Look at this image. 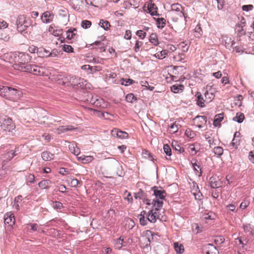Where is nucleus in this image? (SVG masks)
<instances>
[{"mask_svg": "<svg viewBox=\"0 0 254 254\" xmlns=\"http://www.w3.org/2000/svg\"><path fill=\"white\" fill-rule=\"evenodd\" d=\"M30 59L28 54L19 53L17 57H15L14 68L23 72H28L39 76H47L48 70L43 66L28 64Z\"/></svg>", "mask_w": 254, "mask_h": 254, "instance_id": "f257e3e1", "label": "nucleus"}, {"mask_svg": "<svg viewBox=\"0 0 254 254\" xmlns=\"http://www.w3.org/2000/svg\"><path fill=\"white\" fill-rule=\"evenodd\" d=\"M21 92L17 89L0 85V95L6 99L15 101L20 96Z\"/></svg>", "mask_w": 254, "mask_h": 254, "instance_id": "f03ea898", "label": "nucleus"}, {"mask_svg": "<svg viewBox=\"0 0 254 254\" xmlns=\"http://www.w3.org/2000/svg\"><path fill=\"white\" fill-rule=\"evenodd\" d=\"M163 206L161 201H155L152 206V208L150 210L147 214V220L151 223H155L157 219H159L161 215V208Z\"/></svg>", "mask_w": 254, "mask_h": 254, "instance_id": "7ed1b4c3", "label": "nucleus"}, {"mask_svg": "<svg viewBox=\"0 0 254 254\" xmlns=\"http://www.w3.org/2000/svg\"><path fill=\"white\" fill-rule=\"evenodd\" d=\"M0 127L3 131L11 132L16 127L11 118L6 116H0Z\"/></svg>", "mask_w": 254, "mask_h": 254, "instance_id": "20e7f679", "label": "nucleus"}, {"mask_svg": "<svg viewBox=\"0 0 254 254\" xmlns=\"http://www.w3.org/2000/svg\"><path fill=\"white\" fill-rule=\"evenodd\" d=\"M16 24L17 31L21 33L25 31L30 25L29 19L24 14L18 16Z\"/></svg>", "mask_w": 254, "mask_h": 254, "instance_id": "39448f33", "label": "nucleus"}, {"mask_svg": "<svg viewBox=\"0 0 254 254\" xmlns=\"http://www.w3.org/2000/svg\"><path fill=\"white\" fill-rule=\"evenodd\" d=\"M80 77H76V76H72L69 78V79H68L67 77H65L64 78H62V80L59 78L58 80V83L59 84H62V85H65L67 81H68L69 83L67 84V85H69V84L71 85L74 87L77 88L79 79H80Z\"/></svg>", "mask_w": 254, "mask_h": 254, "instance_id": "423d86ee", "label": "nucleus"}, {"mask_svg": "<svg viewBox=\"0 0 254 254\" xmlns=\"http://www.w3.org/2000/svg\"><path fill=\"white\" fill-rule=\"evenodd\" d=\"M154 195L155 198L151 202V204L153 205L155 201H161L163 203V201L165 199L166 195V192L164 190H159L158 188H154Z\"/></svg>", "mask_w": 254, "mask_h": 254, "instance_id": "0eeeda50", "label": "nucleus"}, {"mask_svg": "<svg viewBox=\"0 0 254 254\" xmlns=\"http://www.w3.org/2000/svg\"><path fill=\"white\" fill-rule=\"evenodd\" d=\"M111 134L112 136L121 139L128 138V134L127 132L121 130L117 128H114L111 130Z\"/></svg>", "mask_w": 254, "mask_h": 254, "instance_id": "6e6552de", "label": "nucleus"}, {"mask_svg": "<svg viewBox=\"0 0 254 254\" xmlns=\"http://www.w3.org/2000/svg\"><path fill=\"white\" fill-rule=\"evenodd\" d=\"M105 218H106V223L108 226L114 224L116 221V215L114 209H110L108 210Z\"/></svg>", "mask_w": 254, "mask_h": 254, "instance_id": "1a4fd4ad", "label": "nucleus"}, {"mask_svg": "<svg viewBox=\"0 0 254 254\" xmlns=\"http://www.w3.org/2000/svg\"><path fill=\"white\" fill-rule=\"evenodd\" d=\"M54 18V14L51 11H46L43 12L41 16V21L44 23H49L52 22Z\"/></svg>", "mask_w": 254, "mask_h": 254, "instance_id": "9d476101", "label": "nucleus"}, {"mask_svg": "<svg viewBox=\"0 0 254 254\" xmlns=\"http://www.w3.org/2000/svg\"><path fill=\"white\" fill-rule=\"evenodd\" d=\"M171 9H172V12L173 15H175V12H178V16L182 18L183 16H184V14L183 13L182 10H183V7L182 6L179 4V3H174L171 5Z\"/></svg>", "mask_w": 254, "mask_h": 254, "instance_id": "9b49d317", "label": "nucleus"}, {"mask_svg": "<svg viewBox=\"0 0 254 254\" xmlns=\"http://www.w3.org/2000/svg\"><path fill=\"white\" fill-rule=\"evenodd\" d=\"M134 198L135 199H140L147 205H151V200L146 198L145 193H144L142 190H140L138 192L134 193Z\"/></svg>", "mask_w": 254, "mask_h": 254, "instance_id": "f8f14e48", "label": "nucleus"}, {"mask_svg": "<svg viewBox=\"0 0 254 254\" xmlns=\"http://www.w3.org/2000/svg\"><path fill=\"white\" fill-rule=\"evenodd\" d=\"M209 183L212 188H218L221 187V182L218 177L212 176L209 179Z\"/></svg>", "mask_w": 254, "mask_h": 254, "instance_id": "ddd939ff", "label": "nucleus"}, {"mask_svg": "<svg viewBox=\"0 0 254 254\" xmlns=\"http://www.w3.org/2000/svg\"><path fill=\"white\" fill-rule=\"evenodd\" d=\"M4 223L9 226H12L15 223L14 215L11 212L6 213L4 215Z\"/></svg>", "mask_w": 254, "mask_h": 254, "instance_id": "4468645a", "label": "nucleus"}, {"mask_svg": "<svg viewBox=\"0 0 254 254\" xmlns=\"http://www.w3.org/2000/svg\"><path fill=\"white\" fill-rule=\"evenodd\" d=\"M194 121L196 126L199 128H201L203 125L206 124L207 119L205 116H198L194 119Z\"/></svg>", "mask_w": 254, "mask_h": 254, "instance_id": "2eb2a0df", "label": "nucleus"}, {"mask_svg": "<svg viewBox=\"0 0 254 254\" xmlns=\"http://www.w3.org/2000/svg\"><path fill=\"white\" fill-rule=\"evenodd\" d=\"M191 164L195 172V174L199 177L201 176L202 175V171L199 162L196 160L193 159L191 161Z\"/></svg>", "mask_w": 254, "mask_h": 254, "instance_id": "dca6fc26", "label": "nucleus"}, {"mask_svg": "<svg viewBox=\"0 0 254 254\" xmlns=\"http://www.w3.org/2000/svg\"><path fill=\"white\" fill-rule=\"evenodd\" d=\"M66 36V38L68 40L77 39L78 37L77 34V30L75 28H70L67 31Z\"/></svg>", "mask_w": 254, "mask_h": 254, "instance_id": "f3484780", "label": "nucleus"}, {"mask_svg": "<svg viewBox=\"0 0 254 254\" xmlns=\"http://www.w3.org/2000/svg\"><path fill=\"white\" fill-rule=\"evenodd\" d=\"M139 219L141 225L145 226L147 224L148 220H147V216L145 211L143 210L141 212L139 216Z\"/></svg>", "mask_w": 254, "mask_h": 254, "instance_id": "a211bd4d", "label": "nucleus"}, {"mask_svg": "<svg viewBox=\"0 0 254 254\" xmlns=\"http://www.w3.org/2000/svg\"><path fill=\"white\" fill-rule=\"evenodd\" d=\"M195 96L196 97L197 105L200 107L205 106V98L204 99L203 96L199 92L196 93Z\"/></svg>", "mask_w": 254, "mask_h": 254, "instance_id": "6ab92c4d", "label": "nucleus"}, {"mask_svg": "<svg viewBox=\"0 0 254 254\" xmlns=\"http://www.w3.org/2000/svg\"><path fill=\"white\" fill-rule=\"evenodd\" d=\"M76 129V128L72 126H61L58 128L57 129V132L59 134L64 133L67 131H71Z\"/></svg>", "mask_w": 254, "mask_h": 254, "instance_id": "aec40b11", "label": "nucleus"}, {"mask_svg": "<svg viewBox=\"0 0 254 254\" xmlns=\"http://www.w3.org/2000/svg\"><path fill=\"white\" fill-rule=\"evenodd\" d=\"M87 3H90L91 5L99 7L103 5L105 0H85Z\"/></svg>", "mask_w": 254, "mask_h": 254, "instance_id": "412c9836", "label": "nucleus"}, {"mask_svg": "<svg viewBox=\"0 0 254 254\" xmlns=\"http://www.w3.org/2000/svg\"><path fill=\"white\" fill-rule=\"evenodd\" d=\"M78 160L83 164H87L91 162L94 160V157L92 156H85L82 155L77 157Z\"/></svg>", "mask_w": 254, "mask_h": 254, "instance_id": "4be33fe9", "label": "nucleus"}, {"mask_svg": "<svg viewBox=\"0 0 254 254\" xmlns=\"http://www.w3.org/2000/svg\"><path fill=\"white\" fill-rule=\"evenodd\" d=\"M157 9L158 8L157 6L152 2H150L148 5V10L149 11V12L152 15H158L159 14H157Z\"/></svg>", "mask_w": 254, "mask_h": 254, "instance_id": "5701e85b", "label": "nucleus"}, {"mask_svg": "<svg viewBox=\"0 0 254 254\" xmlns=\"http://www.w3.org/2000/svg\"><path fill=\"white\" fill-rule=\"evenodd\" d=\"M69 149L71 153L77 156L80 153V149L77 147V144L75 143H72L69 145Z\"/></svg>", "mask_w": 254, "mask_h": 254, "instance_id": "b1692460", "label": "nucleus"}, {"mask_svg": "<svg viewBox=\"0 0 254 254\" xmlns=\"http://www.w3.org/2000/svg\"><path fill=\"white\" fill-rule=\"evenodd\" d=\"M90 102L96 107H102L103 100L100 98H97V96L92 97L90 100Z\"/></svg>", "mask_w": 254, "mask_h": 254, "instance_id": "393cba45", "label": "nucleus"}, {"mask_svg": "<svg viewBox=\"0 0 254 254\" xmlns=\"http://www.w3.org/2000/svg\"><path fill=\"white\" fill-rule=\"evenodd\" d=\"M235 31L239 36L245 35L246 31L244 29V26L242 24H237L235 26Z\"/></svg>", "mask_w": 254, "mask_h": 254, "instance_id": "a878e982", "label": "nucleus"}, {"mask_svg": "<svg viewBox=\"0 0 254 254\" xmlns=\"http://www.w3.org/2000/svg\"><path fill=\"white\" fill-rule=\"evenodd\" d=\"M171 90L174 93H178L184 91V86L182 84H175L171 86Z\"/></svg>", "mask_w": 254, "mask_h": 254, "instance_id": "bb28decb", "label": "nucleus"}, {"mask_svg": "<svg viewBox=\"0 0 254 254\" xmlns=\"http://www.w3.org/2000/svg\"><path fill=\"white\" fill-rule=\"evenodd\" d=\"M174 248L176 253L178 254H182L184 252V246L179 242H176L174 244Z\"/></svg>", "mask_w": 254, "mask_h": 254, "instance_id": "cd10ccee", "label": "nucleus"}, {"mask_svg": "<svg viewBox=\"0 0 254 254\" xmlns=\"http://www.w3.org/2000/svg\"><path fill=\"white\" fill-rule=\"evenodd\" d=\"M51 181L49 180H43L38 184L39 187L41 189H47L49 188Z\"/></svg>", "mask_w": 254, "mask_h": 254, "instance_id": "c85d7f7f", "label": "nucleus"}, {"mask_svg": "<svg viewBox=\"0 0 254 254\" xmlns=\"http://www.w3.org/2000/svg\"><path fill=\"white\" fill-rule=\"evenodd\" d=\"M215 95L212 92L206 91L204 93V98L206 103L210 102L214 98Z\"/></svg>", "mask_w": 254, "mask_h": 254, "instance_id": "c756f323", "label": "nucleus"}, {"mask_svg": "<svg viewBox=\"0 0 254 254\" xmlns=\"http://www.w3.org/2000/svg\"><path fill=\"white\" fill-rule=\"evenodd\" d=\"M41 156L44 161H48L53 159L54 154L48 151H44L42 153Z\"/></svg>", "mask_w": 254, "mask_h": 254, "instance_id": "7c9ffc66", "label": "nucleus"}, {"mask_svg": "<svg viewBox=\"0 0 254 254\" xmlns=\"http://www.w3.org/2000/svg\"><path fill=\"white\" fill-rule=\"evenodd\" d=\"M223 114H219L215 115L213 122V125L215 126H217L219 125L220 124L221 122L223 120Z\"/></svg>", "mask_w": 254, "mask_h": 254, "instance_id": "2f4dec72", "label": "nucleus"}, {"mask_svg": "<svg viewBox=\"0 0 254 254\" xmlns=\"http://www.w3.org/2000/svg\"><path fill=\"white\" fill-rule=\"evenodd\" d=\"M168 51L163 50L160 52L157 53L153 56L156 58L160 60L164 59L168 55Z\"/></svg>", "mask_w": 254, "mask_h": 254, "instance_id": "473e14b6", "label": "nucleus"}, {"mask_svg": "<svg viewBox=\"0 0 254 254\" xmlns=\"http://www.w3.org/2000/svg\"><path fill=\"white\" fill-rule=\"evenodd\" d=\"M202 34V30L200 25L197 24L194 29V35L196 38H200Z\"/></svg>", "mask_w": 254, "mask_h": 254, "instance_id": "72a5a7b5", "label": "nucleus"}, {"mask_svg": "<svg viewBox=\"0 0 254 254\" xmlns=\"http://www.w3.org/2000/svg\"><path fill=\"white\" fill-rule=\"evenodd\" d=\"M149 41L154 46H157L159 44L158 37L155 33H152L150 35Z\"/></svg>", "mask_w": 254, "mask_h": 254, "instance_id": "f704fd0d", "label": "nucleus"}, {"mask_svg": "<svg viewBox=\"0 0 254 254\" xmlns=\"http://www.w3.org/2000/svg\"><path fill=\"white\" fill-rule=\"evenodd\" d=\"M179 124L176 123V122L172 124L169 128V131L171 133H174L179 129Z\"/></svg>", "mask_w": 254, "mask_h": 254, "instance_id": "c9c22d12", "label": "nucleus"}, {"mask_svg": "<svg viewBox=\"0 0 254 254\" xmlns=\"http://www.w3.org/2000/svg\"><path fill=\"white\" fill-rule=\"evenodd\" d=\"M49 51L44 48L39 49L38 56L39 57H49Z\"/></svg>", "mask_w": 254, "mask_h": 254, "instance_id": "e433bc0d", "label": "nucleus"}, {"mask_svg": "<svg viewBox=\"0 0 254 254\" xmlns=\"http://www.w3.org/2000/svg\"><path fill=\"white\" fill-rule=\"evenodd\" d=\"M79 81L78 82L77 88L84 89L88 87V86H87V81L85 80L84 79L80 78V79H79Z\"/></svg>", "mask_w": 254, "mask_h": 254, "instance_id": "4c0bfd02", "label": "nucleus"}, {"mask_svg": "<svg viewBox=\"0 0 254 254\" xmlns=\"http://www.w3.org/2000/svg\"><path fill=\"white\" fill-rule=\"evenodd\" d=\"M22 196L19 195L15 198L14 204L13 206L17 210H19V204H20L22 202Z\"/></svg>", "mask_w": 254, "mask_h": 254, "instance_id": "58836bf2", "label": "nucleus"}, {"mask_svg": "<svg viewBox=\"0 0 254 254\" xmlns=\"http://www.w3.org/2000/svg\"><path fill=\"white\" fill-rule=\"evenodd\" d=\"M245 116L243 113H238L236 115V116L233 118V120L241 123L243 122Z\"/></svg>", "mask_w": 254, "mask_h": 254, "instance_id": "ea45409f", "label": "nucleus"}, {"mask_svg": "<svg viewBox=\"0 0 254 254\" xmlns=\"http://www.w3.org/2000/svg\"><path fill=\"white\" fill-rule=\"evenodd\" d=\"M137 100V98L132 93L127 94L126 96V100L129 103H132Z\"/></svg>", "mask_w": 254, "mask_h": 254, "instance_id": "a19ab883", "label": "nucleus"}, {"mask_svg": "<svg viewBox=\"0 0 254 254\" xmlns=\"http://www.w3.org/2000/svg\"><path fill=\"white\" fill-rule=\"evenodd\" d=\"M123 239H122L121 237H120L116 240V243H115V247L117 249H120L123 247Z\"/></svg>", "mask_w": 254, "mask_h": 254, "instance_id": "79ce46f5", "label": "nucleus"}, {"mask_svg": "<svg viewBox=\"0 0 254 254\" xmlns=\"http://www.w3.org/2000/svg\"><path fill=\"white\" fill-rule=\"evenodd\" d=\"M157 23L159 28H163L166 25V20L164 18H158Z\"/></svg>", "mask_w": 254, "mask_h": 254, "instance_id": "37998d69", "label": "nucleus"}, {"mask_svg": "<svg viewBox=\"0 0 254 254\" xmlns=\"http://www.w3.org/2000/svg\"><path fill=\"white\" fill-rule=\"evenodd\" d=\"M143 45V42L138 40L136 41L134 47V51L136 53H138L140 51V47Z\"/></svg>", "mask_w": 254, "mask_h": 254, "instance_id": "c03bdc74", "label": "nucleus"}, {"mask_svg": "<svg viewBox=\"0 0 254 254\" xmlns=\"http://www.w3.org/2000/svg\"><path fill=\"white\" fill-rule=\"evenodd\" d=\"M93 45H95L98 46V49H99L100 52H103L105 51V44L101 42V41H96Z\"/></svg>", "mask_w": 254, "mask_h": 254, "instance_id": "a18cd8bd", "label": "nucleus"}, {"mask_svg": "<svg viewBox=\"0 0 254 254\" xmlns=\"http://www.w3.org/2000/svg\"><path fill=\"white\" fill-rule=\"evenodd\" d=\"M4 158L6 160H11L14 156H15V154L14 151L11 150L7 152L4 155Z\"/></svg>", "mask_w": 254, "mask_h": 254, "instance_id": "49530a36", "label": "nucleus"}, {"mask_svg": "<svg viewBox=\"0 0 254 254\" xmlns=\"http://www.w3.org/2000/svg\"><path fill=\"white\" fill-rule=\"evenodd\" d=\"M213 152L216 155L220 156L223 153V149L220 146L215 147L213 149Z\"/></svg>", "mask_w": 254, "mask_h": 254, "instance_id": "de8ad7c7", "label": "nucleus"}, {"mask_svg": "<svg viewBox=\"0 0 254 254\" xmlns=\"http://www.w3.org/2000/svg\"><path fill=\"white\" fill-rule=\"evenodd\" d=\"M185 134L189 137L192 138L195 136V133L190 128H187L185 131Z\"/></svg>", "mask_w": 254, "mask_h": 254, "instance_id": "09e8293b", "label": "nucleus"}, {"mask_svg": "<svg viewBox=\"0 0 254 254\" xmlns=\"http://www.w3.org/2000/svg\"><path fill=\"white\" fill-rule=\"evenodd\" d=\"M163 149L167 155L170 156L172 155L171 149L168 144H164Z\"/></svg>", "mask_w": 254, "mask_h": 254, "instance_id": "8fccbe9b", "label": "nucleus"}, {"mask_svg": "<svg viewBox=\"0 0 254 254\" xmlns=\"http://www.w3.org/2000/svg\"><path fill=\"white\" fill-rule=\"evenodd\" d=\"M99 24L105 30L108 29L110 26V23L108 21H104L103 20L100 21Z\"/></svg>", "mask_w": 254, "mask_h": 254, "instance_id": "3c124183", "label": "nucleus"}, {"mask_svg": "<svg viewBox=\"0 0 254 254\" xmlns=\"http://www.w3.org/2000/svg\"><path fill=\"white\" fill-rule=\"evenodd\" d=\"M250 201L247 199H245L240 204V208L244 209L246 208L250 204Z\"/></svg>", "mask_w": 254, "mask_h": 254, "instance_id": "603ef678", "label": "nucleus"}, {"mask_svg": "<svg viewBox=\"0 0 254 254\" xmlns=\"http://www.w3.org/2000/svg\"><path fill=\"white\" fill-rule=\"evenodd\" d=\"M10 39L8 34L5 32L0 31V39L3 40L4 41H8Z\"/></svg>", "mask_w": 254, "mask_h": 254, "instance_id": "864d4df0", "label": "nucleus"}, {"mask_svg": "<svg viewBox=\"0 0 254 254\" xmlns=\"http://www.w3.org/2000/svg\"><path fill=\"white\" fill-rule=\"evenodd\" d=\"M91 25V22L87 20H83L81 22V26L85 29L89 28Z\"/></svg>", "mask_w": 254, "mask_h": 254, "instance_id": "5fc2aeb1", "label": "nucleus"}, {"mask_svg": "<svg viewBox=\"0 0 254 254\" xmlns=\"http://www.w3.org/2000/svg\"><path fill=\"white\" fill-rule=\"evenodd\" d=\"M63 50L67 53L73 52V48L70 45H64L63 47Z\"/></svg>", "mask_w": 254, "mask_h": 254, "instance_id": "6e6d98bb", "label": "nucleus"}, {"mask_svg": "<svg viewBox=\"0 0 254 254\" xmlns=\"http://www.w3.org/2000/svg\"><path fill=\"white\" fill-rule=\"evenodd\" d=\"M81 184L80 182L76 179H72L70 183V186L72 187H77Z\"/></svg>", "mask_w": 254, "mask_h": 254, "instance_id": "4d7b16f0", "label": "nucleus"}, {"mask_svg": "<svg viewBox=\"0 0 254 254\" xmlns=\"http://www.w3.org/2000/svg\"><path fill=\"white\" fill-rule=\"evenodd\" d=\"M136 34L141 39H144L146 35V33L143 30H138L136 32Z\"/></svg>", "mask_w": 254, "mask_h": 254, "instance_id": "13d9d810", "label": "nucleus"}, {"mask_svg": "<svg viewBox=\"0 0 254 254\" xmlns=\"http://www.w3.org/2000/svg\"><path fill=\"white\" fill-rule=\"evenodd\" d=\"M39 49L37 47L31 45L29 46L28 48V51L31 53H37L38 54Z\"/></svg>", "mask_w": 254, "mask_h": 254, "instance_id": "bf43d9fd", "label": "nucleus"}, {"mask_svg": "<svg viewBox=\"0 0 254 254\" xmlns=\"http://www.w3.org/2000/svg\"><path fill=\"white\" fill-rule=\"evenodd\" d=\"M214 214L212 213H204L203 214V218L206 220H212L214 219Z\"/></svg>", "mask_w": 254, "mask_h": 254, "instance_id": "052dcab7", "label": "nucleus"}, {"mask_svg": "<svg viewBox=\"0 0 254 254\" xmlns=\"http://www.w3.org/2000/svg\"><path fill=\"white\" fill-rule=\"evenodd\" d=\"M129 3L130 5L133 6L134 8H137L139 4V0H129Z\"/></svg>", "mask_w": 254, "mask_h": 254, "instance_id": "680f3d73", "label": "nucleus"}, {"mask_svg": "<svg viewBox=\"0 0 254 254\" xmlns=\"http://www.w3.org/2000/svg\"><path fill=\"white\" fill-rule=\"evenodd\" d=\"M122 82L121 83V84L122 85H125V86H127L128 85H130V84H132L133 82H134V81L131 79H122Z\"/></svg>", "mask_w": 254, "mask_h": 254, "instance_id": "e2e57ef3", "label": "nucleus"}, {"mask_svg": "<svg viewBox=\"0 0 254 254\" xmlns=\"http://www.w3.org/2000/svg\"><path fill=\"white\" fill-rule=\"evenodd\" d=\"M141 83L142 86L147 87L150 91H152L154 88L153 86H150L148 82L146 81H142Z\"/></svg>", "mask_w": 254, "mask_h": 254, "instance_id": "0e129e2a", "label": "nucleus"}, {"mask_svg": "<svg viewBox=\"0 0 254 254\" xmlns=\"http://www.w3.org/2000/svg\"><path fill=\"white\" fill-rule=\"evenodd\" d=\"M53 207L55 209H61L63 204L59 201H54L53 202Z\"/></svg>", "mask_w": 254, "mask_h": 254, "instance_id": "69168bd1", "label": "nucleus"}, {"mask_svg": "<svg viewBox=\"0 0 254 254\" xmlns=\"http://www.w3.org/2000/svg\"><path fill=\"white\" fill-rule=\"evenodd\" d=\"M254 6L252 4L244 5L242 6V10L246 11L252 10Z\"/></svg>", "mask_w": 254, "mask_h": 254, "instance_id": "338daca9", "label": "nucleus"}, {"mask_svg": "<svg viewBox=\"0 0 254 254\" xmlns=\"http://www.w3.org/2000/svg\"><path fill=\"white\" fill-rule=\"evenodd\" d=\"M46 33L45 32L42 34L41 35H37L36 40L38 41H42L46 39Z\"/></svg>", "mask_w": 254, "mask_h": 254, "instance_id": "774afa93", "label": "nucleus"}]
</instances>
